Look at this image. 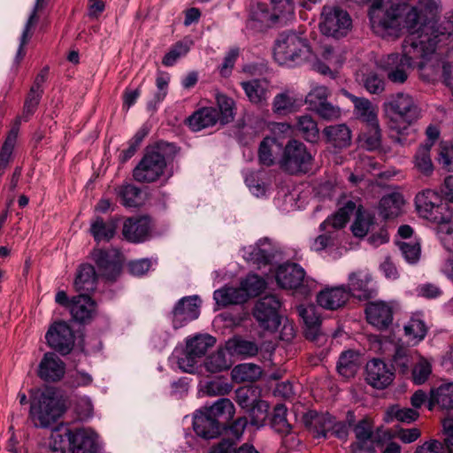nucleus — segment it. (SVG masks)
I'll use <instances>...</instances> for the list:
<instances>
[{
    "label": "nucleus",
    "instance_id": "f257e3e1",
    "mask_svg": "<svg viewBox=\"0 0 453 453\" xmlns=\"http://www.w3.org/2000/svg\"><path fill=\"white\" fill-rule=\"evenodd\" d=\"M384 9L383 0H374L369 17L372 29L381 37H399L403 31L408 36L403 43V53H391L382 58L379 65L394 83H403L408 70L418 66L423 70L430 58L443 46L453 49V14L443 31L435 27L439 12L436 0H388Z\"/></svg>",
    "mask_w": 453,
    "mask_h": 453
},
{
    "label": "nucleus",
    "instance_id": "f03ea898",
    "mask_svg": "<svg viewBox=\"0 0 453 453\" xmlns=\"http://www.w3.org/2000/svg\"><path fill=\"white\" fill-rule=\"evenodd\" d=\"M312 55L311 45L302 33L293 31L279 35L273 48V57L281 65L292 66L309 60Z\"/></svg>",
    "mask_w": 453,
    "mask_h": 453
},
{
    "label": "nucleus",
    "instance_id": "7ed1b4c3",
    "mask_svg": "<svg viewBox=\"0 0 453 453\" xmlns=\"http://www.w3.org/2000/svg\"><path fill=\"white\" fill-rule=\"evenodd\" d=\"M383 111L389 127L401 133L420 116V110L414 98L406 93L391 96L383 104Z\"/></svg>",
    "mask_w": 453,
    "mask_h": 453
},
{
    "label": "nucleus",
    "instance_id": "20e7f679",
    "mask_svg": "<svg viewBox=\"0 0 453 453\" xmlns=\"http://www.w3.org/2000/svg\"><path fill=\"white\" fill-rule=\"evenodd\" d=\"M356 209V203L349 201L335 213L327 217L319 226L320 234L310 241V248L321 252L334 246L340 231L346 226Z\"/></svg>",
    "mask_w": 453,
    "mask_h": 453
},
{
    "label": "nucleus",
    "instance_id": "39448f33",
    "mask_svg": "<svg viewBox=\"0 0 453 453\" xmlns=\"http://www.w3.org/2000/svg\"><path fill=\"white\" fill-rule=\"evenodd\" d=\"M64 413V406L52 388L38 392L30 406V417L35 426L47 428Z\"/></svg>",
    "mask_w": 453,
    "mask_h": 453
},
{
    "label": "nucleus",
    "instance_id": "423d86ee",
    "mask_svg": "<svg viewBox=\"0 0 453 453\" xmlns=\"http://www.w3.org/2000/svg\"><path fill=\"white\" fill-rule=\"evenodd\" d=\"M416 208L418 214L438 225L451 219V211L441 196L434 190L426 189L416 196Z\"/></svg>",
    "mask_w": 453,
    "mask_h": 453
},
{
    "label": "nucleus",
    "instance_id": "0eeeda50",
    "mask_svg": "<svg viewBox=\"0 0 453 453\" xmlns=\"http://www.w3.org/2000/svg\"><path fill=\"white\" fill-rule=\"evenodd\" d=\"M351 26L350 16L346 11L332 5L323 6L319 27L324 35L339 39L348 35Z\"/></svg>",
    "mask_w": 453,
    "mask_h": 453
},
{
    "label": "nucleus",
    "instance_id": "6e6552de",
    "mask_svg": "<svg viewBox=\"0 0 453 453\" xmlns=\"http://www.w3.org/2000/svg\"><path fill=\"white\" fill-rule=\"evenodd\" d=\"M165 143H158L147 150L146 154L134 170V178L139 182L155 181L163 174L166 165L163 154Z\"/></svg>",
    "mask_w": 453,
    "mask_h": 453
},
{
    "label": "nucleus",
    "instance_id": "1a4fd4ad",
    "mask_svg": "<svg viewBox=\"0 0 453 453\" xmlns=\"http://www.w3.org/2000/svg\"><path fill=\"white\" fill-rule=\"evenodd\" d=\"M312 157L306 146L296 140L288 142L280 160L281 168L291 174L305 173L311 169Z\"/></svg>",
    "mask_w": 453,
    "mask_h": 453
},
{
    "label": "nucleus",
    "instance_id": "9d476101",
    "mask_svg": "<svg viewBox=\"0 0 453 453\" xmlns=\"http://www.w3.org/2000/svg\"><path fill=\"white\" fill-rule=\"evenodd\" d=\"M281 303L274 295H267L260 298L253 309V316L260 327L274 332L281 324V316L279 314Z\"/></svg>",
    "mask_w": 453,
    "mask_h": 453
},
{
    "label": "nucleus",
    "instance_id": "9b49d317",
    "mask_svg": "<svg viewBox=\"0 0 453 453\" xmlns=\"http://www.w3.org/2000/svg\"><path fill=\"white\" fill-rule=\"evenodd\" d=\"M354 431L357 447L369 452L374 451L376 448H382L385 443L393 439L392 434L387 429H377L373 433L372 426L367 420L360 421L355 426Z\"/></svg>",
    "mask_w": 453,
    "mask_h": 453
},
{
    "label": "nucleus",
    "instance_id": "f8f14e48",
    "mask_svg": "<svg viewBox=\"0 0 453 453\" xmlns=\"http://www.w3.org/2000/svg\"><path fill=\"white\" fill-rule=\"evenodd\" d=\"M288 19V17L281 12H278L273 5L272 10H270L265 4H257L250 11V18L247 21V28L259 32L272 27L278 21H286Z\"/></svg>",
    "mask_w": 453,
    "mask_h": 453
},
{
    "label": "nucleus",
    "instance_id": "ddd939ff",
    "mask_svg": "<svg viewBox=\"0 0 453 453\" xmlns=\"http://www.w3.org/2000/svg\"><path fill=\"white\" fill-rule=\"evenodd\" d=\"M200 300L198 296L182 297L172 311L173 326L175 329L182 327L188 322L196 319L200 314Z\"/></svg>",
    "mask_w": 453,
    "mask_h": 453
},
{
    "label": "nucleus",
    "instance_id": "4468645a",
    "mask_svg": "<svg viewBox=\"0 0 453 453\" xmlns=\"http://www.w3.org/2000/svg\"><path fill=\"white\" fill-rule=\"evenodd\" d=\"M45 338L50 347L62 354L69 353L74 343L73 331L65 322H58L52 325Z\"/></svg>",
    "mask_w": 453,
    "mask_h": 453
},
{
    "label": "nucleus",
    "instance_id": "2eb2a0df",
    "mask_svg": "<svg viewBox=\"0 0 453 453\" xmlns=\"http://www.w3.org/2000/svg\"><path fill=\"white\" fill-rule=\"evenodd\" d=\"M277 284L285 289H296L303 282H308L302 266L295 263H286L278 266L275 273Z\"/></svg>",
    "mask_w": 453,
    "mask_h": 453
},
{
    "label": "nucleus",
    "instance_id": "dca6fc26",
    "mask_svg": "<svg viewBox=\"0 0 453 453\" xmlns=\"http://www.w3.org/2000/svg\"><path fill=\"white\" fill-rule=\"evenodd\" d=\"M365 380L374 388L383 389L389 386L395 378L390 366L380 359H372L366 364Z\"/></svg>",
    "mask_w": 453,
    "mask_h": 453
},
{
    "label": "nucleus",
    "instance_id": "f3484780",
    "mask_svg": "<svg viewBox=\"0 0 453 453\" xmlns=\"http://www.w3.org/2000/svg\"><path fill=\"white\" fill-rule=\"evenodd\" d=\"M68 444L73 453H96L97 435L90 428H81L67 433Z\"/></svg>",
    "mask_w": 453,
    "mask_h": 453
},
{
    "label": "nucleus",
    "instance_id": "a211bd4d",
    "mask_svg": "<svg viewBox=\"0 0 453 453\" xmlns=\"http://www.w3.org/2000/svg\"><path fill=\"white\" fill-rule=\"evenodd\" d=\"M249 102L254 105L267 104L271 96V84L266 79H251L240 83Z\"/></svg>",
    "mask_w": 453,
    "mask_h": 453
},
{
    "label": "nucleus",
    "instance_id": "6ab92c4d",
    "mask_svg": "<svg viewBox=\"0 0 453 453\" xmlns=\"http://www.w3.org/2000/svg\"><path fill=\"white\" fill-rule=\"evenodd\" d=\"M367 321L378 329H385L393 320V306L384 301L371 302L366 305Z\"/></svg>",
    "mask_w": 453,
    "mask_h": 453
},
{
    "label": "nucleus",
    "instance_id": "aec40b11",
    "mask_svg": "<svg viewBox=\"0 0 453 453\" xmlns=\"http://www.w3.org/2000/svg\"><path fill=\"white\" fill-rule=\"evenodd\" d=\"M92 257L103 275L108 280H114L120 273V256L118 250H96Z\"/></svg>",
    "mask_w": 453,
    "mask_h": 453
},
{
    "label": "nucleus",
    "instance_id": "412c9836",
    "mask_svg": "<svg viewBox=\"0 0 453 453\" xmlns=\"http://www.w3.org/2000/svg\"><path fill=\"white\" fill-rule=\"evenodd\" d=\"M65 372V363L54 353H45L38 366V376L44 381L61 380Z\"/></svg>",
    "mask_w": 453,
    "mask_h": 453
},
{
    "label": "nucleus",
    "instance_id": "4be33fe9",
    "mask_svg": "<svg viewBox=\"0 0 453 453\" xmlns=\"http://www.w3.org/2000/svg\"><path fill=\"white\" fill-rule=\"evenodd\" d=\"M349 298L345 285L326 288L317 295L318 304L326 310L334 311L342 307Z\"/></svg>",
    "mask_w": 453,
    "mask_h": 453
},
{
    "label": "nucleus",
    "instance_id": "5701e85b",
    "mask_svg": "<svg viewBox=\"0 0 453 453\" xmlns=\"http://www.w3.org/2000/svg\"><path fill=\"white\" fill-rule=\"evenodd\" d=\"M372 277L369 273L358 271L351 273L348 278V285L345 286L349 296H352L360 300L370 298L373 291L370 288L369 283Z\"/></svg>",
    "mask_w": 453,
    "mask_h": 453
},
{
    "label": "nucleus",
    "instance_id": "b1692460",
    "mask_svg": "<svg viewBox=\"0 0 453 453\" xmlns=\"http://www.w3.org/2000/svg\"><path fill=\"white\" fill-rule=\"evenodd\" d=\"M69 310L74 320L84 323L95 315L96 303L87 294H81L71 300Z\"/></svg>",
    "mask_w": 453,
    "mask_h": 453
},
{
    "label": "nucleus",
    "instance_id": "393cba45",
    "mask_svg": "<svg viewBox=\"0 0 453 453\" xmlns=\"http://www.w3.org/2000/svg\"><path fill=\"white\" fill-rule=\"evenodd\" d=\"M193 428L196 434L204 439H211L219 434V421L208 415L203 409L194 415Z\"/></svg>",
    "mask_w": 453,
    "mask_h": 453
},
{
    "label": "nucleus",
    "instance_id": "a878e982",
    "mask_svg": "<svg viewBox=\"0 0 453 453\" xmlns=\"http://www.w3.org/2000/svg\"><path fill=\"white\" fill-rule=\"evenodd\" d=\"M342 94L349 98L354 104V112L356 116L365 122L367 126L379 124L377 118V107L374 106L368 99L365 97H357L346 90H342Z\"/></svg>",
    "mask_w": 453,
    "mask_h": 453
},
{
    "label": "nucleus",
    "instance_id": "bb28decb",
    "mask_svg": "<svg viewBox=\"0 0 453 453\" xmlns=\"http://www.w3.org/2000/svg\"><path fill=\"white\" fill-rule=\"evenodd\" d=\"M150 232V220L146 217L127 219L123 226L124 237L132 242H141L146 240Z\"/></svg>",
    "mask_w": 453,
    "mask_h": 453
},
{
    "label": "nucleus",
    "instance_id": "cd10ccee",
    "mask_svg": "<svg viewBox=\"0 0 453 453\" xmlns=\"http://www.w3.org/2000/svg\"><path fill=\"white\" fill-rule=\"evenodd\" d=\"M404 203L403 195L398 192L384 196L380 201V214L384 219L396 218L403 212Z\"/></svg>",
    "mask_w": 453,
    "mask_h": 453
},
{
    "label": "nucleus",
    "instance_id": "c85d7f7f",
    "mask_svg": "<svg viewBox=\"0 0 453 453\" xmlns=\"http://www.w3.org/2000/svg\"><path fill=\"white\" fill-rule=\"evenodd\" d=\"M219 119V111L213 107H205L196 111L188 119L189 127L195 131L214 126Z\"/></svg>",
    "mask_w": 453,
    "mask_h": 453
},
{
    "label": "nucleus",
    "instance_id": "c756f323",
    "mask_svg": "<svg viewBox=\"0 0 453 453\" xmlns=\"http://www.w3.org/2000/svg\"><path fill=\"white\" fill-rule=\"evenodd\" d=\"M322 133L327 142L335 148H346L351 142V132L345 124L326 127Z\"/></svg>",
    "mask_w": 453,
    "mask_h": 453
},
{
    "label": "nucleus",
    "instance_id": "7c9ffc66",
    "mask_svg": "<svg viewBox=\"0 0 453 453\" xmlns=\"http://www.w3.org/2000/svg\"><path fill=\"white\" fill-rule=\"evenodd\" d=\"M437 404L441 409H453V382L444 383L431 390L428 408L432 410Z\"/></svg>",
    "mask_w": 453,
    "mask_h": 453
},
{
    "label": "nucleus",
    "instance_id": "2f4dec72",
    "mask_svg": "<svg viewBox=\"0 0 453 453\" xmlns=\"http://www.w3.org/2000/svg\"><path fill=\"white\" fill-rule=\"evenodd\" d=\"M361 365L359 352L352 349L343 351L337 363L338 372L344 378L353 377Z\"/></svg>",
    "mask_w": 453,
    "mask_h": 453
},
{
    "label": "nucleus",
    "instance_id": "473e14b6",
    "mask_svg": "<svg viewBox=\"0 0 453 453\" xmlns=\"http://www.w3.org/2000/svg\"><path fill=\"white\" fill-rule=\"evenodd\" d=\"M297 311L306 326V337L315 341L319 335V329L321 325L320 316L316 312L313 306L304 307L301 305L298 306Z\"/></svg>",
    "mask_w": 453,
    "mask_h": 453
},
{
    "label": "nucleus",
    "instance_id": "72a5a7b5",
    "mask_svg": "<svg viewBox=\"0 0 453 453\" xmlns=\"http://www.w3.org/2000/svg\"><path fill=\"white\" fill-rule=\"evenodd\" d=\"M213 298L218 305L227 306L247 301V294L240 288L224 287L214 291Z\"/></svg>",
    "mask_w": 453,
    "mask_h": 453
},
{
    "label": "nucleus",
    "instance_id": "f704fd0d",
    "mask_svg": "<svg viewBox=\"0 0 453 453\" xmlns=\"http://www.w3.org/2000/svg\"><path fill=\"white\" fill-rule=\"evenodd\" d=\"M226 346L220 348L214 353L211 354L204 361V367L211 373L220 372L228 370L233 361L230 357Z\"/></svg>",
    "mask_w": 453,
    "mask_h": 453
},
{
    "label": "nucleus",
    "instance_id": "c9c22d12",
    "mask_svg": "<svg viewBox=\"0 0 453 453\" xmlns=\"http://www.w3.org/2000/svg\"><path fill=\"white\" fill-rule=\"evenodd\" d=\"M96 275L92 265H81L74 280V288L78 292H92L96 288Z\"/></svg>",
    "mask_w": 453,
    "mask_h": 453
},
{
    "label": "nucleus",
    "instance_id": "e433bc0d",
    "mask_svg": "<svg viewBox=\"0 0 453 453\" xmlns=\"http://www.w3.org/2000/svg\"><path fill=\"white\" fill-rule=\"evenodd\" d=\"M273 111L279 115H286L296 111L297 98L294 92L286 90L277 94L273 100Z\"/></svg>",
    "mask_w": 453,
    "mask_h": 453
},
{
    "label": "nucleus",
    "instance_id": "4c0bfd02",
    "mask_svg": "<svg viewBox=\"0 0 453 453\" xmlns=\"http://www.w3.org/2000/svg\"><path fill=\"white\" fill-rule=\"evenodd\" d=\"M46 1L47 0H36L35 1V4L34 6L33 12L29 15V18L25 25L24 30H23L21 37H20L19 46V49H18V51L16 54V61H18V62L20 61L22 59V58L24 57V55H25L24 46L27 44V42L29 41V39L32 35L31 29L35 26V24L38 21V17H37L36 13L40 9H42L44 6Z\"/></svg>",
    "mask_w": 453,
    "mask_h": 453
},
{
    "label": "nucleus",
    "instance_id": "58836bf2",
    "mask_svg": "<svg viewBox=\"0 0 453 453\" xmlns=\"http://www.w3.org/2000/svg\"><path fill=\"white\" fill-rule=\"evenodd\" d=\"M226 350L230 356L248 357L255 356L258 351L257 344L241 338H233L226 343Z\"/></svg>",
    "mask_w": 453,
    "mask_h": 453
},
{
    "label": "nucleus",
    "instance_id": "ea45409f",
    "mask_svg": "<svg viewBox=\"0 0 453 453\" xmlns=\"http://www.w3.org/2000/svg\"><path fill=\"white\" fill-rule=\"evenodd\" d=\"M261 374V368L250 363L238 365L231 372L233 380L237 383L257 380Z\"/></svg>",
    "mask_w": 453,
    "mask_h": 453
},
{
    "label": "nucleus",
    "instance_id": "a19ab883",
    "mask_svg": "<svg viewBox=\"0 0 453 453\" xmlns=\"http://www.w3.org/2000/svg\"><path fill=\"white\" fill-rule=\"evenodd\" d=\"M297 131L309 142H315L319 140V130L314 119L304 114L297 117L296 124Z\"/></svg>",
    "mask_w": 453,
    "mask_h": 453
},
{
    "label": "nucleus",
    "instance_id": "79ce46f5",
    "mask_svg": "<svg viewBox=\"0 0 453 453\" xmlns=\"http://www.w3.org/2000/svg\"><path fill=\"white\" fill-rule=\"evenodd\" d=\"M215 338L209 334H197L187 340L186 349L191 355H195L200 359L205 355L208 349L215 344Z\"/></svg>",
    "mask_w": 453,
    "mask_h": 453
},
{
    "label": "nucleus",
    "instance_id": "37998d69",
    "mask_svg": "<svg viewBox=\"0 0 453 453\" xmlns=\"http://www.w3.org/2000/svg\"><path fill=\"white\" fill-rule=\"evenodd\" d=\"M118 196L126 207L135 208L143 203L142 191L132 184H125L118 188Z\"/></svg>",
    "mask_w": 453,
    "mask_h": 453
},
{
    "label": "nucleus",
    "instance_id": "c03bdc74",
    "mask_svg": "<svg viewBox=\"0 0 453 453\" xmlns=\"http://www.w3.org/2000/svg\"><path fill=\"white\" fill-rule=\"evenodd\" d=\"M431 144L425 143L416 151L413 163L415 168L424 175H430L434 172V165L430 155Z\"/></svg>",
    "mask_w": 453,
    "mask_h": 453
},
{
    "label": "nucleus",
    "instance_id": "a18cd8bd",
    "mask_svg": "<svg viewBox=\"0 0 453 453\" xmlns=\"http://www.w3.org/2000/svg\"><path fill=\"white\" fill-rule=\"evenodd\" d=\"M242 257L245 260L251 262L258 268L267 265L272 258L270 249L261 248L258 244L244 248L242 250Z\"/></svg>",
    "mask_w": 453,
    "mask_h": 453
},
{
    "label": "nucleus",
    "instance_id": "49530a36",
    "mask_svg": "<svg viewBox=\"0 0 453 453\" xmlns=\"http://www.w3.org/2000/svg\"><path fill=\"white\" fill-rule=\"evenodd\" d=\"M403 329L408 342L412 345H416L422 341L427 332L425 322L417 318H411L404 326Z\"/></svg>",
    "mask_w": 453,
    "mask_h": 453
},
{
    "label": "nucleus",
    "instance_id": "de8ad7c7",
    "mask_svg": "<svg viewBox=\"0 0 453 453\" xmlns=\"http://www.w3.org/2000/svg\"><path fill=\"white\" fill-rule=\"evenodd\" d=\"M203 409L216 420H218L219 418L230 419L234 417L235 411L234 403L227 398H220L216 401L213 405L203 407Z\"/></svg>",
    "mask_w": 453,
    "mask_h": 453
},
{
    "label": "nucleus",
    "instance_id": "09e8293b",
    "mask_svg": "<svg viewBox=\"0 0 453 453\" xmlns=\"http://www.w3.org/2000/svg\"><path fill=\"white\" fill-rule=\"evenodd\" d=\"M116 225L113 221L104 222L96 219L91 224L90 232L96 242L109 241L115 234Z\"/></svg>",
    "mask_w": 453,
    "mask_h": 453
},
{
    "label": "nucleus",
    "instance_id": "8fccbe9b",
    "mask_svg": "<svg viewBox=\"0 0 453 453\" xmlns=\"http://www.w3.org/2000/svg\"><path fill=\"white\" fill-rule=\"evenodd\" d=\"M18 132H19V128L13 127L10 131V133L2 147V150L0 152V177L4 174V169L7 167V165L11 160L12 150L14 149V146H15V143L17 141Z\"/></svg>",
    "mask_w": 453,
    "mask_h": 453
},
{
    "label": "nucleus",
    "instance_id": "3c124183",
    "mask_svg": "<svg viewBox=\"0 0 453 453\" xmlns=\"http://www.w3.org/2000/svg\"><path fill=\"white\" fill-rule=\"evenodd\" d=\"M373 223V217L369 212L358 210L351 226L353 234L357 237H364L370 231Z\"/></svg>",
    "mask_w": 453,
    "mask_h": 453
},
{
    "label": "nucleus",
    "instance_id": "603ef678",
    "mask_svg": "<svg viewBox=\"0 0 453 453\" xmlns=\"http://www.w3.org/2000/svg\"><path fill=\"white\" fill-rule=\"evenodd\" d=\"M236 403L242 408L250 410L258 400V389L255 387H242L235 391Z\"/></svg>",
    "mask_w": 453,
    "mask_h": 453
},
{
    "label": "nucleus",
    "instance_id": "864d4df0",
    "mask_svg": "<svg viewBox=\"0 0 453 453\" xmlns=\"http://www.w3.org/2000/svg\"><path fill=\"white\" fill-rule=\"evenodd\" d=\"M265 281L256 274L248 275L242 282L241 288L247 294V300L258 296L265 288Z\"/></svg>",
    "mask_w": 453,
    "mask_h": 453
},
{
    "label": "nucleus",
    "instance_id": "5fc2aeb1",
    "mask_svg": "<svg viewBox=\"0 0 453 453\" xmlns=\"http://www.w3.org/2000/svg\"><path fill=\"white\" fill-rule=\"evenodd\" d=\"M280 145L274 138H265L259 146L258 157L261 164L265 165H271L274 162L273 153L275 149H279Z\"/></svg>",
    "mask_w": 453,
    "mask_h": 453
},
{
    "label": "nucleus",
    "instance_id": "6e6d98bb",
    "mask_svg": "<svg viewBox=\"0 0 453 453\" xmlns=\"http://www.w3.org/2000/svg\"><path fill=\"white\" fill-rule=\"evenodd\" d=\"M397 244L405 261L415 264L420 257V244L417 240L398 241Z\"/></svg>",
    "mask_w": 453,
    "mask_h": 453
},
{
    "label": "nucleus",
    "instance_id": "4d7b16f0",
    "mask_svg": "<svg viewBox=\"0 0 453 453\" xmlns=\"http://www.w3.org/2000/svg\"><path fill=\"white\" fill-rule=\"evenodd\" d=\"M287 408L283 404H278L273 410L271 421L272 427L280 434H288L291 426L286 418Z\"/></svg>",
    "mask_w": 453,
    "mask_h": 453
},
{
    "label": "nucleus",
    "instance_id": "13d9d810",
    "mask_svg": "<svg viewBox=\"0 0 453 453\" xmlns=\"http://www.w3.org/2000/svg\"><path fill=\"white\" fill-rule=\"evenodd\" d=\"M330 92L325 86H315L305 96V103L309 109L314 111L316 108L327 102Z\"/></svg>",
    "mask_w": 453,
    "mask_h": 453
},
{
    "label": "nucleus",
    "instance_id": "bf43d9fd",
    "mask_svg": "<svg viewBox=\"0 0 453 453\" xmlns=\"http://www.w3.org/2000/svg\"><path fill=\"white\" fill-rule=\"evenodd\" d=\"M312 425L316 430V436L318 438L327 436L328 433H331L333 428H335L339 425H336L334 419L329 414L316 415L313 418Z\"/></svg>",
    "mask_w": 453,
    "mask_h": 453
},
{
    "label": "nucleus",
    "instance_id": "052dcab7",
    "mask_svg": "<svg viewBox=\"0 0 453 453\" xmlns=\"http://www.w3.org/2000/svg\"><path fill=\"white\" fill-rule=\"evenodd\" d=\"M368 130L360 135V142L369 150H373L380 145V129L379 124L367 126Z\"/></svg>",
    "mask_w": 453,
    "mask_h": 453
},
{
    "label": "nucleus",
    "instance_id": "680f3d73",
    "mask_svg": "<svg viewBox=\"0 0 453 453\" xmlns=\"http://www.w3.org/2000/svg\"><path fill=\"white\" fill-rule=\"evenodd\" d=\"M216 100L221 114V122L228 123L232 121L234 117V100L223 94H218Z\"/></svg>",
    "mask_w": 453,
    "mask_h": 453
},
{
    "label": "nucleus",
    "instance_id": "e2e57ef3",
    "mask_svg": "<svg viewBox=\"0 0 453 453\" xmlns=\"http://www.w3.org/2000/svg\"><path fill=\"white\" fill-rule=\"evenodd\" d=\"M190 42H180L176 43L164 57L163 65L165 66L173 65L177 60L185 56L190 49Z\"/></svg>",
    "mask_w": 453,
    "mask_h": 453
},
{
    "label": "nucleus",
    "instance_id": "0e129e2a",
    "mask_svg": "<svg viewBox=\"0 0 453 453\" xmlns=\"http://www.w3.org/2000/svg\"><path fill=\"white\" fill-rule=\"evenodd\" d=\"M268 409V403L265 401L258 399L250 410L251 425L257 427L263 426L267 418Z\"/></svg>",
    "mask_w": 453,
    "mask_h": 453
},
{
    "label": "nucleus",
    "instance_id": "69168bd1",
    "mask_svg": "<svg viewBox=\"0 0 453 453\" xmlns=\"http://www.w3.org/2000/svg\"><path fill=\"white\" fill-rule=\"evenodd\" d=\"M438 162L447 171L453 172V145L441 142L438 150Z\"/></svg>",
    "mask_w": 453,
    "mask_h": 453
},
{
    "label": "nucleus",
    "instance_id": "338daca9",
    "mask_svg": "<svg viewBox=\"0 0 453 453\" xmlns=\"http://www.w3.org/2000/svg\"><path fill=\"white\" fill-rule=\"evenodd\" d=\"M437 234L445 250L453 253V222L448 220L440 224Z\"/></svg>",
    "mask_w": 453,
    "mask_h": 453
},
{
    "label": "nucleus",
    "instance_id": "774afa93",
    "mask_svg": "<svg viewBox=\"0 0 453 453\" xmlns=\"http://www.w3.org/2000/svg\"><path fill=\"white\" fill-rule=\"evenodd\" d=\"M321 56L323 59L334 68V70L338 69L344 61L342 52L339 49H335L328 45L323 46Z\"/></svg>",
    "mask_w": 453,
    "mask_h": 453
}]
</instances>
